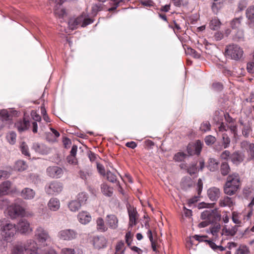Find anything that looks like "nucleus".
Returning <instances> with one entry per match:
<instances>
[{
  "instance_id": "f03ea898",
  "label": "nucleus",
  "mask_w": 254,
  "mask_h": 254,
  "mask_svg": "<svg viewBox=\"0 0 254 254\" xmlns=\"http://www.w3.org/2000/svg\"><path fill=\"white\" fill-rule=\"evenodd\" d=\"M0 232L3 239L7 242L11 241L16 233L15 225L11 223H8L6 220L0 221Z\"/></svg>"
},
{
  "instance_id": "774afa93",
  "label": "nucleus",
  "mask_w": 254,
  "mask_h": 254,
  "mask_svg": "<svg viewBox=\"0 0 254 254\" xmlns=\"http://www.w3.org/2000/svg\"><path fill=\"white\" fill-rule=\"evenodd\" d=\"M62 254H75L74 249L69 248H64L62 251Z\"/></svg>"
},
{
  "instance_id": "13d9d810",
  "label": "nucleus",
  "mask_w": 254,
  "mask_h": 254,
  "mask_svg": "<svg viewBox=\"0 0 254 254\" xmlns=\"http://www.w3.org/2000/svg\"><path fill=\"white\" fill-rule=\"evenodd\" d=\"M106 175L107 180L110 182L115 183L117 181V176L111 171H107Z\"/></svg>"
},
{
  "instance_id": "20e7f679",
  "label": "nucleus",
  "mask_w": 254,
  "mask_h": 254,
  "mask_svg": "<svg viewBox=\"0 0 254 254\" xmlns=\"http://www.w3.org/2000/svg\"><path fill=\"white\" fill-rule=\"evenodd\" d=\"M35 237L39 244L44 247L47 246L51 241L48 232L40 226L36 229Z\"/></svg>"
},
{
  "instance_id": "6e6d98bb",
  "label": "nucleus",
  "mask_w": 254,
  "mask_h": 254,
  "mask_svg": "<svg viewBox=\"0 0 254 254\" xmlns=\"http://www.w3.org/2000/svg\"><path fill=\"white\" fill-rule=\"evenodd\" d=\"M186 154L183 152H178L174 156V160L177 162H181L184 160Z\"/></svg>"
},
{
  "instance_id": "8fccbe9b",
  "label": "nucleus",
  "mask_w": 254,
  "mask_h": 254,
  "mask_svg": "<svg viewBox=\"0 0 254 254\" xmlns=\"http://www.w3.org/2000/svg\"><path fill=\"white\" fill-rule=\"evenodd\" d=\"M211 125L208 121L203 122L200 126V130L203 132H206L210 130Z\"/></svg>"
},
{
  "instance_id": "bf43d9fd",
  "label": "nucleus",
  "mask_w": 254,
  "mask_h": 254,
  "mask_svg": "<svg viewBox=\"0 0 254 254\" xmlns=\"http://www.w3.org/2000/svg\"><path fill=\"white\" fill-rule=\"evenodd\" d=\"M232 219L233 222L236 224H240L241 223V220H239V214L236 212H233Z\"/></svg>"
},
{
  "instance_id": "c85d7f7f",
  "label": "nucleus",
  "mask_w": 254,
  "mask_h": 254,
  "mask_svg": "<svg viewBox=\"0 0 254 254\" xmlns=\"http://www.w3.org/2000/svg\"><path fill=\"white\" fill-rule=\"evenodd\" d=\"M97 229L101 232H104L107 231L108 228L105 225L103 218L99 217L96 220Z\"/></svg>"
},
{
  "instance_id": "4d7b16f0",
  "label": "nucleus",
  "mask_w": 254,
  "mask_h": 254,
  "mask_svg": "<svg viewBox=\"0 0 254 254\" xmlns=\"http://www.w3.org/2000/svg\"><path fill=\"white\" fill-rule=\"evenodd\" d=\"M204 140L206 145H210L216 141V138L212 135H208L205 137Z\"/></svg>"
},
{
  "instance_id": "4c0bfd02",
  "label": "nucleus",
  "mask_w": 254,
  "mask_h": 254,
  "mask_svg": "<svg viewBox=\"0 0 254 254\" xmlns=\"http://www.w3.org/2000/svg\"><path fill=\"white\" fill-rule=\"evenodd\" d=\"M125 250V248L124 242L122 241L118 242L116 246L115 254H123Z\"/></svg>"
},
{
  "instance_id": "72a5a7b5",
  "label": "nucleus",
  "mask_w": 254,
  "mask_h": 254,
  "mask_svg": "<svg viewBox=\"0 0 254 254\" xmlns=\"http://www.w3.org/2000/svg\"><path fill=\"white\" fill-rule=\"evenodd\" d=\"M27 165L26 162L23 160L17 161L15 164V169L18 171H23L27 168Z\"/></svg>"
},
{
  "instance_id": "423d86ee",
  "label": "nucleus",
  "mask_w": 254,
  "mask_h": 254,
  "mask_svg": "<svg viewBox=\"0 0 254 254\" xmlns=\"http://www.w3.org/2000/svg\"><path fill=\"white\" fill-rule=\"evenodd\" d=\"M201 218L206 220L208 223L211 224L220 220L221 215L216 209H207L201 213Z\"/></svg>"
},
{
  "instance_id": "2f4dec72",
  "label": "nucleus",
  "mask_w": 254,
  "mask_h": 254,
  "mask_svg": "<svg viewBox=\"0 0 254 254\" xmlns=\"http://www.w3.org/2000/svg\"><path fill=\"white\" fill-rule=\"evenodd\" d=\"M81 204L77 200H72L68 203V208L70 211L76 212L81 206Z\"/></svg>"
},
{
  "instance_id": "338daca9",
  "label": "nucleus",
  "mask_w": 254,
  "mask_h": 254,
  "mask_svg": "<svg viewBox=\"0 0 254 254\" xmlns=\"http://www.w3.org/2000/svg\"><path fill=\"white\" fill-rule=\"evenodd\" d=\"M220 157L222 159L227 160L229 157L230 158V151L228 150H225L221 153Z\"/></svg>"
},
{
  "instance_id": "3c124183",
  "label": "nucleus",
  "mask_w": 254,
  "mask_h": 254,
  "mask_svg": "<svg viewBox=\"0 0 254 254\" xmlns=\"http://www.w3.org/2000/svg\"><path fill=\"white\" fill-rule=\"evenodd\" d=\"M202 143L199 140H197L194 144L195 149V154L199 155L201 151L202 147Z\"/></svg>"
},
{
  "instance_id": "e2e57ef3",
  "label": "nucleus",
  "mask_w": 254,
  "mask_h": 254,
  "mask_svg": "<svg viewBox=\"0 0 254 254\" xmlns=\"http://www.w3.org/2000/svg\"><path fill=\"white\" fill-rule=\"evenodd\" d=\"M197 171V169L196 164L191 165L188 169V172L190 175H192L195 174Z\"/></svg>"
},
{
  "instance_id": "393cba45",
  "label": "nucleus",
  "mask_w": 254,
  "mask_h": 254,
  "mask_svg": "<svg viewBox=\"0 0 254 254\" xmlns=\"http://www.w3.org/2000/svg\"><path fill=\"white\" fill-rule=\"evenodd\" d=\"M35 195V191L28 188L24 189L21 193V196L25 199H32L34 197Z\"/></svg>"
},
{
  "instance_id": "864d4df0",
  "label": "nucleus",
  "mask_w": 254,
  "mask_h": 254,
  "mask_svg": "<svg viewBox=\"0 0 254 254\" xmlns=\"http://www.w3.org/2000/svg\"><path fill=\"white\" fill-rule=\"evenodd\" d=\"M223 139V145L224 148H227L230 143V138L229 137L228 135L226 133L222 134Z\"/></svg>"
},
{
  "instance_id": "5701e85b",
  "label": "nucleus",
  "mask_w": 254,
  "mask_h": 254,
  "mask_svg": "<svg viewBox=\"0 0 254 254\" xmlns=\"http://www.w3.org/2000/svg\"><path fill=\"white\" fill-rule=\"evenodd\" d=\"M48 206L51 211H57L60 207V201L57 198L52 197L49 200Z\"/></svg>"
},
{
  "instance_id": "473e14b6",
  "label": "nucleus",
  "mask_w": 254,
  "mask_h": 254,
  "mask_svg": "<svg viewBox=\"0 0 254 254\" xmlns=\"http://www.w3.org/2000/svg\"><path fill=\"white\" fill-rule=\"evenodd\" d=\"M238 226L232 227L231 229H227L224 228L222 230V234H225L227 236H234L238 231Z\"/></svg>"
},
{
  "instance_id": "39448f33",
  "label": "nucleus",
  "mask_w": 254,
  "mask_h": 254,
  "mask_svg": "<svg viewBox=\"0 0 254 254\" xmlns=\"http://www.w3.org/2000/svg\"><path fill=\"white\" fill-rule=\"evenodd\" d=\"M63 188V183L57 181H53L46 185L45 190L48 195H56L62 191Z\"/></svg>"
},
{
  "instance_id": "f257e3e1",
  "label": "nucleus",
  "mask_w": 254,
  "mask_h": 254,
  "mask_svg": "<svg viewBox=\"0 0 254 254\" xmlns=\"http://www.w3.org/2000/svg\"><path fill=\"white\" fill-rule=\"evenodd\" d=\"M24 251L26 254H42L37 243L33 240H28L24 247L19 245L15 246L12 251V254H24Z\"/></svg>"
},
{
  "instance_id": "4468645a",
  "label": "nucleus",
  "mask_w": 254,
  "mask_h": 254,
  "mask_svg": "<svg viewBox=\"0 0 254 254\" xmlns=\"http://www.w3.org/2000/svg\"><path fill=\"white\" fill-rule=\"evenodd\" d=\"M225 120L227 124L230 125L229 129L235 136L237 134V127L235 123V120L231 117L228 113L224 115Z\"/></svg>"
},
{
  "instance_id": "7ed1b4c3",
  "label": "nucleus",
  "mask_w": 254,
  "mask_h": 254,
  "mask_svg": "<svg viewBox=\"0 0 254 254\" xmlns=\"http://www.w3.org/2000/svg\"><path fill=\"white\" fill-rule=\"evenodd\" d=\"M225 53L231 59L238 61L243 57L244 51L239 45L232 44L226 46Z\"/></svg>"
},
{
  "instance_id": "ddd939ff",
  "label": "nucleus",
  "mask_w": 254,
  "mask_h": 254,
  "mask_svg": "<svg viewBox=\"0 0 254 254\" xmlns=\"http://www.w3.org/2000/svg\"><path fill=\"white\" fill-rule=\"evenodd\" d=\"M106 224L112 229H116L118 226V219L114 214L108 215L106 217Z\"/></svg>"
},
{
  "instance_id": "7c9ffc66",
  "label": "nucleus",
  "mask_w": 254,
  "mask_h": 254,
  "mask_svg": "<svg viewBox=\"0 0 254 254\" xmlns=\"http://www.w3.org/2000/svg\"><path fill=\"white\" fill-rule=\"evenodd\" d=\"M101 190L102 193L107 196H111L113 193V188L108 186L106 184H102L101 185Z\"/></svg>"
},
{
  "instance_id": "2eb2a0df",
  "label": "nucleus",
  "mask_w": 254,
  "mask_h": 254,
  "mask_svg": "<svg viewBox=\"0 0 254 254\" xmlns=\"http://www.w3.org/2000/svg\"><path fill=\"white\" fill-rule=\"evenodd\" d=\"M220 189L216 187H212L207 190V195L211 201H216L220 197Z\"/></svg>"
},
{
  "instance_id": "6e6552de",
  "label": "nucleus",
  "mask_w": 254,
  "mask_h": 254,
  "mask_svg": "<svg viewBox=\"0 0 254 254\" xmlns=\"http://www.w3.org/2000/svg\"><path fill=\"white\" fill-rule=\"evenodd\" d=\"M8 215L12 219L19 216H23L25 214V209L20 205L14 203L7 207Z\"/></svg>"
},
{
  "instance_id": "c9c22d12",
  "label": "nucleus",
  "mask_w": 254,
  "mask_h": 254,
  "mask_svg": "<svg viewBox=\"0 0 254 254\" xmlns=\"http://www.w3.org/2000/svg\"><path fill=\"white\" fill-rule=\"evenodd\" d=\"M214 120L217 121V124L218 126L219 131H225L229 129L230 125L227 123L225 124L223 122H219V119H217L216 117H215Z\"/></svg>"
},
{
  "instance_id": "58836bf2",
  "label": "nucleus",
  "mask_w": 254,
  "mask_h": 254,
  "mask_svg": "<svg viewBox=\"0 0 254 254\" xmlns=\"http://www.w3.org/2000/svg\"><path fill=\"white\" fill-rule=\"evenodd\" d=\"M88 199V194L85 192L79 193L77 196V200L80 202L81 205L85 203Z\"/></svg>"
},
{
  "instance_id": "09e8293b",
  "label": "nucleus",
  "mask_w": 254,
  "mask_h": 254,
  "mask_svg": "<svg viewBox=\"0 0 254 254\" xmlns=\"http://www.w3.org/2000/svg\"><path fill=\"white\" fill-rule=\"evenodd\" d=\"M20 149L22 153L26 156L30 157L28 147L26 143L23 142L20 145Z\"/></svg>"
},
{
  "instance_id": "9b49d317",
  "label": "nucleus",
  "mask_w": 254,
  "mask_h": 254,
  "mask_svg": "<svg viewBox=\"0 0 254 254\" xmlns=\"http://www.w3.org/2000/svg\"><path fill=\"white\" fill-rule=\"evenodd\" d=\"M17 230L23 234L31 232L32 231L29 223L25 219H22L19 221L17 224Z\"/></svg>"
},
{
  "instance_id": "a211bd4d",
  "label": "nucleus",
  "mask_w": 254,
  "mask_h": 254,
  "mask_svg": "<svg viewBox=\"0 0 254 254\" xmlns=\"http://www.w3.org/2000/svg\"><path fill=\"white\" fill-rule=\"evenodd\" d=\"M32 149L37 153L43 155L48 154L49 151V148L45 145L39 143H33Z\"/></svg>"
},
{
  "instance_id": "9d476101",
  "label": "nucleus",
  "mask_w": 254,
  "mask_h": 254,
  "mask_svg": "<svg viewBox=\"0 0 254 254\" xmlns=\"http://www.w3.org/2000/svg\"><path fill=\"white\" fill-rule=\"evenodd\" d=\"M107 239L103 236H95L93 239L94 247L97 249H103L106 247Z\"/></svg>"
},
{
  "instance_id": "052dcab7",
  "label": "nucleus",
  "mask_w": 254,
  "mask_h": 254,
  "mask_svg": "<svg viewBox=\"0 0 254 254\" xmlns=\"http://www.w3.org/2000/svg\"><path fill=\"white\" fill-rule=\"evenodd\" d=\"M188 53L196 59H198L200 57V55L199 53H198L195 50L191 48L188 49Z\"/></svg>"
},
{
  "instance_id": "a18cd8bd",
  "label": "nucleus",
  "mask_w": 254,
  "mask_h": 254,
  "mask_svg": "<svg viewBox=\"0 0 254 254\" xmlns=\"http://www.w3.org/2000/svg\"><path fill=\"white\" fill-rule=\"evenodd\" d=\"M6 139L7 141L11 144H14L16 140V134L14 131H11L8 133L6 135Z\"/></svg>"
},
{
  "instance_id": "c756f323",
  "label": "nucleus",
  "mask_w": 254,
  "mask_h": 254,
  "mask_svg": "<svg viewBox=\"0 0 254 254\" xmlns=\"http://www.w3.org/2000/svg\"><path fill=\"white\" fill-rule=\"evenodd\" d=\"M218 165L219 162L217 160L213 158H210L209 160L207 167L210 171L214 172L218 169Z\"/></svg>"
},
{
  "instance_id": "c03bdc74",
  "label": "nucleus",
  "mask_w": 254,
  "mask_h": 254,
  "mask_svg": "<svg viewBox=\"0 0 254 254\" xmlns=\"http://www.w3.org/2000/svg\"><path fill=\"white\" fill-rule=\"evenodd\" d=\"M92 175V173L91 171H80L79 172L80 177L86 182H87Z\"/></svg>"
},
{
  "instance_id": "6ab92c4d",
  "label": "nucleus",
  "mask_w": 254,
  "mask_h": 254,
  "mask_svg": "<svg viewBox=\"0 0 254 254\" xmlns=\"http://www.w3.org/2000/svg\"><path fill=\"white\" fill-rule=\"evenodd\" d=\"M246 15L250 21L249 25L250 27L254 28V5L250 6L246 10Z\"/></svg>"
},
{
  "instance_id": "bb28decb",
  "label": "nucleus",
  "mask_w": 254,
  "mask_h": 254,
  "mask_svg": "<svg viewBox=\"0 0 254 254\" xmlns=\"http://www.w3.org/2000/svg\"><path fill=\"white\" fill-rule=\"evenodd\" d=\"M222 23L220 20L217 17L212 18L209 23V26L210 29L212 30H218L220 29Z\"/></svg>"
},
{
  "instance_id": "f704fd0d",
  "label": "nucleus",
  "mask_w": 254,
  "mask_h": 254,
  "mask_svg": "<svg viewBox=\"0 0 254 254\" xmlns=\"http://www.w3.org/2000/svg\"><path fill=\"white\" fill-rule=\"evenodd\" d=\"M243 19L242 16L234 18L230 22L231 27L233 29L238 28L241 25L242 21Z\"/></svg>"
},
{
  "instance_id": "5fc2aeb1",
  "label": "nucleus",
  "mask_w": 254,
  "mask_h": 254,
  "mask_svg": "<svg viewBox=\"0 0 254 254\" xmlns=\"http://www.w3.org/2000/svg\"><path fill=\"white\" fill-rule=\"evenodd\" d=\"M176 6L180 7L181 5H187L189 3V0H172Z\"/></svg>"
},
{
  "instance_id": "ea45409f",
  "label": "nucleus",
  "mask_w": 254,
  "mask_h": 254,
  "mask_svg": "<svg viewBox=\"0 0 254 254\" xmlns=\"http://www.w3.org/2000/svg\"><path fill=\"white\" fill-rule=\"evenodd\" d=\"M209 247L211 248L213 250L217 252H222L225 250V248L221 246H217L215 243L211 241H206Z\"/></svg>"
},
{
  "instance_id": "cd10ccee",
  "label": "nucleus",
  "mask_w": 254,
  "mask_h": 254,
  "mask_svg": "<svg viewBox=\"0 0 254 254\" xmlns=\"http://www.w3.org/2000/svg\"><path fill=\"white\" fill-rule=\"evenodd\" d=\"M11 185V182L8 181L3 182L0 185V196L8 193Z\"/></svg>"
},
{
  "instance_id": "dca6fc26",
  "label": "nucleus",
  "mask_w": 254,
  "mask_h": 254,
  "mask_svg": "<svg viewBox=\"0 0 254 254\" xmlns=\"http://www.w3.org/2000/svg\"><path fill=\"white\" fill-rule=\"evenodd\" d=\"M84 17V16L80 15L75 19H70L68 22L69 27L73 30L75 29L78 25L83 27Z\"/></svg>"
},
{
  "instance_id": "de8ad7c7",
  "label": "nucleus",
  "mask_w": 254,
  "mask_h": 254,
  "mask_svg": "<svg viewBox=\"0 0 254 254\" xmlns=\"http://www.w3.org/2000/svg\"><path fill=\"white\" fill-rule=\"evenodd\" d=\"M54 13L55 15L59 18H63L64 15L65 14V10L64 9L58 7L55 8Z\"/></svg>"
},
{
  "instance_id": "412c9836",
  "label": "nucleus",
  "mask_w": 254,
  "mask_h": 254,
  "mask_svg": "<svg viewBox=\"0 0 254 254\" xmlns=\"http://www.w3.org/2000/svg\"><path fill=\"white\" fill-rule=\"evenodd\" d=\"M244 158V154L239 151H236L230 156V159L232 162L236 165L239 164L242 162Z\"/></svg>"
},
{
  "instance_id": "e433bc0d",
  "label": "nucleus",
  "mask_w": 254,
  "mask_h": 254,
  "mask_svg": "<svg viewBox=\"0 0 254 254\" xmlns=\"http://www.w3.org/2000/svg\"><path fill=\"white\" fill-rule=\"evenodd\" d=\"M220 171L223 176H226L229 173L230 171V168L228 163L223 162L221 164Z\"/></svg>"
},
{
  "instance_id": "0e129e2a",
  "label": "nucleus",
  "mask_w": 254,
  "mask_h": 254,
  "mask_svg": "<svg viewBox=\"0 0 254 254\" xmlns=\"http://www.w3.org/2000/svg\"><path fill=\"white\" fill-rule=\"evenodd\" d=\"M132 235L130 231L127 232L126 234V242L127 245L129 246L131 245Z\"/></svg>"
},
{
  "instance_id": "b1692460",
  "label": "nucleus",
  "mask_w": 254,
  "mask_h": 254,
  "mask_svg": "<svg viewBox=\"0 0 254 254\" xmlns=\"http://www.w3.org/2000/svg\"><path fill=\"white\" fill-rule=\"evenodd\" d=\"M29 125V122L26 120L25 119H23V120H19L15 124V126L19 132L27 130Z\"/></svg>"
},
{
  "instance_id": "f3484780",
  "label": "nucleus",
  "mask_w": 254,
  "mask_h": 254,
  "mask_svg": "<svg viewBox=\"0 0 254 254\" xmlns=\"http://www.w3.org/2000/svg\"><path fill=\"white\" fill-rule=\"evenodd\" d=\"M239 189V188L236 187V185H234V186H232L230 181H226L224 187V193L229 195H232L235 194Z\"/></svg>"
},
{
  "instance_id": "680f3d73",
  "label": "nucleus",
  "mask_w": 254,
  "mask_h": 254,
  "mask_svg": "<svg viewBox=\"0 0 254 254\" xmlns=\"http://www.w3.org/2000/svg\"><path fill=\"white\" fill-rule=\"evenodd\" d=\"M220 229V225L219 224H216L213 227L210 228L211 233L213 236H217L218 232Z\"/></svg>"
},
{
  "instance_id": "603ef678",
  "label": "nucleus",
  "mask_w": 254,
  "mask_h": 254,
  "mask_svg": "<svg viewBox=\"0 0 254 254\" xmlns=\"http://www.w3.org/2000/svg\"><path fill=\"white\" fill-rule=\"evenodd\" d=\"M206 237H207L205 236H199V235H195L192 236V237L190 238L189 242H190V244L191 245H193V242H194L193 239H194V240L199 242L203 241H204V239L205 238H206Z\"/></svg>"
},
{
  "instance_id": "a19ab883",
  "label": "nucleus",
  "mask_w": 254,
  "mask_h": 254,
  "mask_svg": "<svg viewBox=\"0 0 254 254\" xmlns=\"http://www.w3.org/2000/svg\"><path fill=\"white\" fill-rule=\"evenodd\" d=\"M129 218V225L132 226L136 224V214L137 212L134 211H128Z\"/></svg>"
},
{
  "instance_id": "aec40b11",
  "label": "nucleus",
  "mask_w": 254,
  "mask_h": 254,
  "mask_svg": "<svg viewBox=\"0 0 254 254\" xmlns=\"http://www.w3.org/2000/svg\"><path fill=\"white\" fill-rule=\"evenodd\" d=\"M77 217L79 222L82 224H86L91 220V216L89 213L84 211L79 212Z\"/></svg>"
},
{
  "instance_id": "1a4fd4ad",
  "label": "nucleus",
  "mask_w": 254,
  "mask_h": 254,
  "mask_svg": "<svg viewBox=\"0 0 254 254\" xmlns=\"http://www.w3.org/2000/svg\"><path fill=\"white\" fill-rule=\"evenodd\" d=\"M241 148L247 151L248 156V160H254V143L244 140L240 143Z\"/></svg>"
},
{
  "instance_id": "69168bd1",
  "label": "nucleus",
  "mask_w": 254,
  "mask_h": 254,
  "mask_svg": "<svg viewBox=\"0 0 254 254\" xmlns=\"http://www.w3.org/2000/svg\"><path fill=\"white\" fill-rule=\"evenodd\" d=\"M0 116L2 118L3 120L5 121L9 120V116L7 110H3L0 111Z\"/></svg>"
},
{
  "instance_id": "49530a36",
  "label": "nucleus",
  "mask_w": 254,
  "mask_h": 254,
  "mask_svg": "<svg viewBox=\"0 0 254 254\" xmlns=\"http://www.w3.org/2000/svg\"><path fill=\"white\" fill-rule=\"evenodd\" d=\"M233 39L236 41H241L244 39V31L242 29H238L233 36Z\"/></svg>"
},
{
  "instance_id": "a878e982",
  "label": "nucleus",
  "mask_w": 254,
  "mask_h": 254,
  "mask_svg": "<svg viewBox=\"0 0 254 254\" xmlns=\"http://www.w3.org/2000/svg\"><path fill=\"white\" fill-rule=\"evenodd\" d=\"M234 202L232 198L228 196H224L220 199L219 201V206L221 207H231L233 206Z\"/></svg>"
},
{
  "instance_id": "79ce46f5",
  "label": "nucleus",
  "mask_w": 254,
  "mask_h": 254,
  "mask_svg": "<svg viewBox=\"0 0 254 254\" xmlns=\"http://www.w3.org/2000/svg\"><path fill=\"white\" fill-rule=\"evenodd\" d=\"M252 127L250 124H245L242 129V134L245 137H248L252 131Z\"/></svg>"
},
{
  "instance_id": "0eeeda50",
  "label": "nucleus",
  "mask_w": 254,
  "mask_h": 254,
  "mask_svg": "<svg viewBox=\"0 0 254 254\" xmlns=\"http://www.w3.org/2000/svg\"><path fill=\"white\" fill-rule=\"evenodd\" d=\"M78 235L76 231L71 229H65L58 232V237L60 240L69 241L76 239Z\"/></svg>"
},
{
  "instance_id": "4be33fe9",
  "label": "nucleus",
  "mask_w": 254,
  "mask_h": 254,
  "mask_svg": "<svg viewBox=\"0 0 254 254\" xmlns=\"http://www.w3.org/2000/svg\"><path fill=\"white\" fill-rule=\"evenodd\" d=\"M230 181L232 186L236 185V187L240 188L241 183L240 177L238 173H234L229 175L227 178V181Z\"/></svg>"
},
{
  "instance_id": "37998d69",
  "label": "nucleus",
  "mask_w": 254,
  "mask_h": 254,
  "mask_svg": "<svg viewBox=\"0 0 254 254\" xmlns=\"http://www.w3.org/2000/svg\"><path fill=\"white\" fill-rule=\"evenodd\" d=\"M191 185V180L189 178L184 179L181 183V188L184 190H187L188 188H190Z\"/></svg>"
},
{
  "instance_id": "f8f14e48",
  "label": "nucleus",
  "mask_w": 254,
  "mask_h": 254,
  "mask_svg": "<svg viewBox=\"0 0 254 254\" xmlns=\"http://www.w3.org/2000/svg\"><path fill=\"white\" fill-rule=\"evenodd\" d=\"M47 173L49 176L52 178H60L63 175V170L58 166L49 167L47 169Z\"/></svg>"
}]
</instances>
